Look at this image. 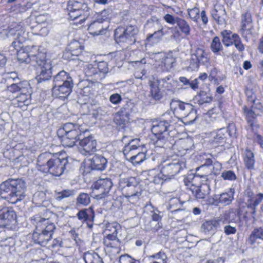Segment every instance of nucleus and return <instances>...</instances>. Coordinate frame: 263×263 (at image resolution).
Masks as SVG:
<instances>
[{
    "instance_id": "61",
    "label": "nucleus",
    "mask_w": 263,
    "mask_h": 263,
    "mask_svg": "<svg viewBox=\"0 0 263 263\" xmlns=\"http://www.w3.org/2000/svg\"><path fill=\"white\" fill-rule=\"evenodd\" d=\"M234 40L233 44H234L235 47L239 51H242L245 49V47L243 44L242 43L241 39L239 35L234 33Z\"/></svg>"
},
{
    "instance_id": "45",
    "label": "nucleus",
    "mask_w": 263,
    "mask_h": 263,
    "mask_svg": "<svg viewBox=\"0 0 263 263\" xmlns=\"http://www.w3.org/2000/svg\"><path fill=\"white\" fill-rule=\"evenodd\" d=\"M74 193L73 190H63L60 192H55L54 198L58 201H61L65 198L73 196Z\"/></svg>"
},
{
    "instance_id": "9",
    "label": "nucleus",
    "mask_w": 263,
    "mask_h": 263,
    "mask_svg": "<svg viewBox=\"0 0 263 263\" xmlns=\"http://www.w3.org/2000/svg\"><path fill=\"white\" fill-rule=\"evenodd\" d=\"M69 11V17L72 20H76L83 16L80 22H84L89 15L90 8L84 0H69L67 5Z\"/></svg>"
},
{
    "instance_id": "2",
    "label": "nucleus",
    "mask_w": 263,
    "mask_h": 263,
    "mask_svg": "<svg viewBox=\"0 0 263 263\" xmlns=\"http://www.w3.org/2000/svg\"><path fill=\"white\" fill-rule=\"evenodd\" d=\"M26 190V183L22 178H9L0 184V196L11 204L23 200Z\"/></svg>"
},
{
    "instance_id": "64",
    "label": "nucleus",
    "mask_w": 263,
    "mask_h": 263,
    "mask_svg": "<svg viewBox=\"0 0 263 263\" xmlns=\"http://www.w3.org/2000/svg\"><path fill=\"white\" fill-rule=\"evenodd\" d=\"M92 83H88V85L84 86L83 88L82 89V92L81 93L85 96H89L90 95L93 94V90L92 87Z\"/></svg>"
},
{
    "instance_id": "36",
    "label": "nucleus",
    "mask_w": 263,
    "mask_h": 263,
    "mask_svg": "<svg viewBox=\"0 0 263 263\" xmlns=\"http://www.w3.org/2000/svg\"><path fill=\"white\" fill-rule=\"evenodd\" d=\"M195 58H196L200 64L208 65L210 64V59L208 54L202 48L198 47L193 53Z\"/></svg>"
},
{
    "instance_id": "6",
    "label": "nucleus",
    "mask_w": 263,
    "mask_h": 263,
    "mask_svg": "<svg viewBox=\"0 0 263 263\" xmlns=\"http://www.w3.org/2000/svg\"><path fill=\"white\" fill-rule=\"evenodd\" d=\"M250 107L244 106L243 112L247 122V127L254 132L259 127L257 117L261 116L263 112V107L259 100L252 102Z\"/></svg>"
},
{
    "instance_id": "57",
    "label": "nucleus",
    "mask_w": 263,
    "mask_h": 263,
    "mask_svg": "<svg viewBox=\"0 0 263 263\" xmlns=\"http://www.w3.org/2000/svg\"><path fill=\"white\" fill-rule=\"evenodd\" d=\"M96 67L97 68L98 72L106 74L108 71V64L106 62L100 61L97 64H95Z\"/></svg>"
},
{
    "instance_id": "18",
    "label": "nucleus",
    "mask_w": 263,
    "mask_h": 263,
    "mask_svg": "<svg viewBox=\"0 0 263 263\" xmlns=\"http://www.w3.org/2000/svg\"><path fill=\"white\" fill-rule=\"evenodd\" d=\"M170 108L175 115L179 116V118H182L192 110L194 106L179 100L173 99L170 103Z\"/></svg>"
},
{
    "instance_id": "52",
    "label": "nucleus",
    "mask_w": 263,
    "mask_h": 263,
    "mask_svg": "<svg viewBox=\"0 0 263 263\" xmlns=\"http://www.w3.org/2000/svg\"><path fill=\"white\" fill-rule=\"evenodd\" d=\"M84 73L85 75L88 77H96L98 74L97 68L95 64H88L84 68Z\"/></svg>"
},
{
    "instance_id": "44",
    "label": "nucleus",
    "mask_w": 263,
    "mask_h": 263,
    "mask_svg": "<svg viewBox=\"0 0 263 263\" xmlns=\"http://www.w3.org/2000/svg\"><path fill=\"white\" fill-rule=\"evenodd\" d=\"M210 48L215 54H219L223 50V46L218 36H215L211 43Z\"/></svg>"
},
{
    "instance_id": "27",
    "label": "nucleus",
    "mask_w": 263,
    "mask_h": 263,
    "mask_svg": "<svg viewBox=\"0 0 263 263\" xmlns=\"http://www.w3.org/2000/svg\"><path fill=\"white\" fill-rule=\"evenodd\" d=\"M39 228L35 227V230L32 234V239L35 243L42 246H45L52 237L48 233H46Z\"/></svg>"
},
{
    "instance_id": "10",
    "label": "nucleus",
    "mask_w": 263,
    "mask_h": 263,
    "mask_svg": "<svg viewBox=\"0 0 263 263\" xmlns=\"http://www.w3.org/2000/svg\"><path fill=\"white\" fill-rule=\"evenodd\" d=\"M151 57L155 62V66L159 71H168L176 63V59L171 54L164 52H152Z\"/></svg>"
},
{
    "instance_id": "19",
    "label": "nucleus",
    "mask_w": 263,
    "mask_h": 263,
    "mask_svg": "<svg viewBox=\"0 0 263 263\" xmlns=\"http://www.w3.org/2000/svg\"><path fill=\"white\" fill-rule=\"evenodd\" d=\"M16 221V214L12 209L5 208L0 210V227L8 228Z\"/></svg>"
},
{
    "instance_id": "13",
    "label": "nucleus",
    "mask_w": 263,
    "mask_h": 263,
    "mask_svg": "<svg viewBox=\"0 0 263 263\" xmlns=\"http://www.w3.org/2000/svg\"><path fill=\"white\" fill-rule=\"evenodd\" d=\"M31 223L52 237L53 234L56 229V226L53 222L51 221L48 217H43L41 214L34 215L31 218Z\"/></svg>"
},
{
    "instance_id": "24",
    "label": "nucleus",
    "mask_w": 263,
    "mask_h": 263,
    "mask_svg": "<svg viewBox=\"0 0 263 263\" xmlns=\"http://www.w3.org/2000/svg\"><path fill=\"white\" fill-rule=\"evenodd\" d=\"M79 144L83 148L85 154H90L97 150V141L94 137L89 136L86 137H82Z\"/></svg>"
},
{
    "instance_id": "23",
    "label": "nucleus",
    "mask_w": 263,
    "mask_h": 263,
    "mask_svg": "<svg viewBox=\"0 0 263 263\" xmlns=\"http://www.w3.org/2000/svg\"><path fill=\"white\" fill-rule=\"evenodd\" d=\"M213 18L219 25H226V18L227 15L226 9L223 5H216L214 8L211 11Z\"/></svg>"
},
{
    "instance_id": "42",
    "label": "nucleus",
    "mask_w": 263,
    "mask_h": 263,
    "mask_svg": "<svg viewBox=\"0 0 263 263\" xmlns=\"http://www.w3.org/2000/svg\"><path fill=\"white\" fill-rule=\"evenodd\" d=\"M220 34L222 37V43L226 46L228 47L233 44L234 33L232 34L231 31L224 30L221 31Z\"/></svg>"
},
{
    "instance_id": "33",
    "label": "nucleus",
    "mask_w": 263,
    "mask_h": 263,
    "mask_svg": "<svg viewBox=\"0 0 263 263\" xmlns=\"http://www.w3.org/2000/svg\"><path fill=\"white\" fill-rule=\"evenodd\" d=\"M195 103L199 106L211 103L213 100V97L210 92L204 91H200L193 99Z\"/></svg>"
},
{
    "instance_id": "4",
    "label": "nucleus",
    "mask_w": 263,
    "mask_h": 263,
    "mask_svg": "<svg viewBox=\"0 0 263 263\" xmlns=\"http://www.w3.org/2000/svg\"><path fill=\"white\" fill-rule=\"evenodd\" d=\"M139 32V29L136 25H120L114 31L115 41L121 46L134 45L137 41Z\"/></svg>"
},
{
    "instance_id": "51",
    "label": "nucleus",
    "mask_w": 263,
    "mask_h": 263,
    "mask_svg": "<svg viewBox=\"0 0 263 263\" xmlns=\"http://www.w3.org/2000/svg\"><path fill=\"white\" fill-rule=\"evenodd\" d=\"M69 73L66 72L64 70H61L55 76L53 77V85L56 86L62 83L63 79H67V76Z\"/></svg>"
},
{
    "instance_id": "50",
    "label": "nucleus",
    "mask_w": 263,
    "mask_h": 263,
    "mask_svg": "<svg viewBox=\"0 0 263 263\" xmlns=\"http://www.w3.org/2000/svg\"><path fill=\"white\" fill-rule=\"evenodd\" d=\"M115 230L111 234H107L106 236H105L103 238V243H106V242H109L110 241L116 240L118 239L119 238L117 237L118 230V228L120 227V225L116 223L115 226H113Z\"/></svg>"
},
{
    "instance_id": "54",
    "label": "nucleus",
    "mask_w": 263,
    "mask_h": 263,
    "mask_svg": "<svg viewBox=\"0 0 263 263\" xmlns=\"http://www.w3.org/2000/svg\"><path fill=\"white\" fill-rule=\"evenodd\" d=\"M188 14L190 18L195 22H197L199 18L200 10L199 8L194 7L192 9H188Z\"/></svg>"
},
{
    "instance_id": "8",
    "label": "nucleus",
    "mask_w": 263,
    "mask_h": 263,
    "mask_svg": "<svg viewBox=\"0 0 263 263\" xmlns=\"http://www.w3.org/2000/svg\"><path fill=\"white\" fill-rule=\"evenodd\" d=\"M161 173L165 180H170L186 167L185 162L182 160L170 159L163 161L160 165Z\"/></svg>"
},
{
    "instance_id": "46",
    "label": "nucleus",
    "mask_w": 263,
    "mask_h": 263,
    "mask_svg": "<svg viewBox=\"0 0 263 263\" xmlns=\"http://www.w3.org/2000/svg\"><path fill=\"white\" fill-rule=\"evenodd\" d=\"M108 111V108L105 106L95 107L92 108L90 114L95 118H98L106 115Z\"/></svg>"
},
{
    "instance_id": "37",
    "label": "nucleus",
    "mask_w": 263,
    "mask_h": 263,
    "mask_svg": "<svg viewBox=\"0 0 263 263\" xmlns=\"http://www.w3.org/2000/svg\"><path fill=\"white\" fill-rule=\"evenodd\" d=\"M158 83L151 82L149 86L151 87V96L155 101H160L163 96V92L161 91L158 86Z\"/></svg>"
},
{
    "instance_id": "58",
    "label": "nucleus",
    "mask_w": 263,
    "mask_h": 263,
    "mask_svg": "<svg viewBox=\"0 0 263 263\" xmlns=\"http://www.w3.org/2000/svg\"><path fill=\"white\" fill-rule=\"evenodd\" d=\"M162 32L161 31H155L153 34H150L147 36L148 42H158L162 37Z\"/></svg>"
},
{
    "instance_id": "21",
    "label": "nucleus",
    "mask_w": 263,
    "mask_h": 263,
    "mask_svg": "<svg viewBox=\"0 0 263 263\" xmlns=\"http://www.w3.org/2000/svg\"><path fill=\"white\" fill-rule=\"evenodd\" d=\"M211 175H210V176ZM209 175H202L200 177L202 178V181L206 182H209ZM193 194L194 195L196 199H204L210 194V188L208 183H203L199 186H194L192 189Z\"/></svg>"
},
{
    "instance_id": "59",
    "label": "nucleus",
    "mask_w": 263,
    "mask_h": 263,
    "mask_svg": "<svg viewBox=\"0 0 263 263\" xmlns=\"http://www.w3.org/2000/svg\"><path fill=\"white\" fill-rule=\"evenodd\" d=\"M45 194L43 192L38 191L35 192L32 197V201L33 203H40L45 198Z\"/></svg>"
},
{
    "instance_id": "41",
    "label": "nucleus",
    "mask_w": 263,
    "mask_h": 263,
    "mask_svg": "<svg viewBox=\"0 0 263 263\" xmlns=\"http://www.w3.org/2000/svg\"><path fill=\"white\" fill-rule=\"evenodd\" d=\"M83 258L85 263H103L102 259L96 252L85 253Z\"/></svg>"
},
{
    "instance_id": "63",
    "label": "nucleus",
    "mask_w": 263,
    "mask_h": 263,
    "mask_svg": "<svg viewBox=\"0 0 263 263\" xmlns=\"http://www.w3.org/2000/svg\"><path fill=\"white\" fill-rule=\"evenodd\" d=\"M149 258H153L158 260H161L162 263H167V257L164 252L160 251L157 253H156L153 255L150 256Z\"/></svg>"
},
{
    "instance_id": "14",
    "label": "nucleus",
    "mask_w": 263,
    "mask_h": 263,
    "mask_svg": "<svg viewBox=\"0 0 263 263\" xmlns=\"http://www.w3.org/2000/svg\"><path fill=\"white\" fill-rule=\"evenodd\" d=\"M42 61L36 64L37 75L36 80L38 83L49 80L52 77V67L49 60L46 59V54L44 53V58Z\"/></svg>"
},
{
    "instance_id": "47",
    "label": "nucleus",
    "mask_w": 263,
    "mask_h": 263,
    "mask_svg": "<svg viewBox=\"0 0 263 263\" xmlns=\"http://www.w3.org/2000/svg\"><path fill=\"white\" fill-rule=\"evenodd\" d=\"M179 81L184 85L186 86V88H191L195 90L198 87V82L197 79L190 81L189 79L184 77H181L179 78Z\"/></svg>"
},
{
    "instance_id": "29",
    "label": "nucleus",
    "mask_w": 263,
    "mask_h": 263,
    "mask_svg": "<svg viewBox=\"0 0 263 263\" xmlns=\"http://www.w3.org/2000/svg\"><path fill=\"white\" fill-rule=\"evenodd\" d=\"M219 222V218L205 221L201 225V231L206 235H212L216 232Z\"/></svg>"
},
{
    "instance_id": "43",
    "label": "nucleus",
    "mask_w": 263,
    "mask_h": 263,
    "mask_svg": "<svg viewBox=\"0 0 263 263\" xmlns=\"http://www.w3.org/2000/svg\"><path fill=\"white\" fill-rule=\"evenodd\" d=\"M245 154L246 156L244 158V161L246 167L249 170L254 169L255 164L254 154L251 151L246 149Z\"/></svg>"
},
{
    "instance_id": "53",
    "label": "nucleus",
    "mask_w": 263,
    "mask_h": 263,
    "mask_svg": "<svg viewBox=\"0 0 263 263\" xmlns=\"http://www.w3.org/2000/svg\"><path fill=\"white\" fill-rule=\"evenodd\" d=\"M221 177L224 180L234 181L237 179L236 174L231 170L223 171L221 173Z\"/></svg>"
},
{
    "instance_id": "7",
    "label": "nucleus",
    "mask_w": 263,
    "mask_h": 263,
    "mask_svg": "<svg viewBox=\"0 0 263 263\" xmlns=\"http://www.w3.org/2000/svg\"><path fill=\"white\" fill-rule=\"evenodd\" d=\"M177 121V118L175 116H172L170 113L165 112L159 120L153 122L152 132L155 136L168 133L174 128Z\"/></svg>"
},
{
    "instance_id": "31",
    "label": "nucleus",
    "mask_w": 263,
    "mask_h": 263,
    "mask_svg": "<svg viewBox=\"0 0 263 263\" xmlns=\"http://www.w3.org/2000/svg\"><path fill=\"white\" fill-rule=\"evenodd\" d=\"M78 218L83 222H92L95 218V212L92 208L90 207L88 209H82L78 212L77 214Z\"/></svg>"
},
{
    "instance_id": "40",
    "label": "nucleus",
    "mask_w": 263,
    "mask_h": 263,
    "mask_svg": "<svg viewBox=\"0 0 263 263\" xmlns=\"http://www.w3.org/2000/svg\"><path fill=\"white\" fill-rule=\"evenodd\" d=\"M196 110L194 107L190 112L186 114L185 116L182 118H177V120H180L185 125H191L193 124L197 119Z\"/></svg>"
},
{
    "instance_id": "28",
    "label": "nucleus",
    "mask_w": 263,
    "mask_h": 263,
    "mask_svg": "<svg viewBox=\"0 0 263 263\" xmlns=\"http://www.w3.org/2000/svg\"><path fill=\"white\" fill-rule=\"evenodd\" d=\"M9 35H12L14 37V41L12 43V45L15 47L16 40L18 43H22L26 39V33L24 29L20 25H17L15 28H11L9 31Z\"/></svg>"
},
{
    "instance_id": "11",
    "label": "nucleus",
    "mask_w": 263,
    "mask_h": 263,
    "mask_svg": "<svg viewBox=\"0 0 263 263\" xmlns=\"http://www.w3.org/2000/svg\"><path fill=\"white\" fill-rule=\"evenodd\" d=\"M163 19L169 24H176L175 29V33L180 35V33L185 36L191 34V28L189 23L184 19L178 16H175L170 14H166L163 16Z\"/></svg>"
},
{
    "instance_id": "22",
    "label": "nucleus",
    "mask_w": 263,
    "mask_h": 263,
    "mask_svg": "<svg viewBox=\"0 0 263 263\" xmlns=\"http://www.w3.org/2000/svg\"><path fill=\"white\" fill-rule=\"evenodd\" d=\"M240 209H231L226 212L219 217V221L223 224H229L231 223H237L240 221Z\"/></svg>"
},
{
    "instance_id": "60",
    "label": "nucleus",
    "mask_w": 263,
    "mask_h": 263,
    "mask_svg": "<svg viewBox=\"0 0 263 263\" xmlns=\"http://www.w3.org/2000/svg\"><path fill=\"white\" fill-rule=\"evenodd\" d=\"M227 129V133L232 138H236L237 137V129L234 123L229 124Z\"/></svg>"
},
{
    "instance_id": "12",
    "label": "nucleus",
    "mask_w": 263,
    "mask_h": 263,
    "mask_svg": "<svg viewBox=\"0 0 263 263\" xmlns=\"http://www.w3.org/2000/svg\"><path fill=\"white\" fill-rule=\"evenodd\" d=\"M110 178H100L93 185L92 194L97 199H101L106 196L112 186Z\"/></svg>"
},
{
    "instance_id": "5",
    "label": "nucleus",
    "mask_w": 263,
    "mask_h": 263,
    "mask_svg": "<svg viewBox=\"0 0 263 263\" xmlns=\"http://www.w3.org/2000/svg\"><path fill=\"white\" fill-rule=\"evenodd\" d=\"M139 183L138 179L134 177L120 180L119 184L122 195L131 203L137 201L141 195V189Z\"/></svg>"
},
{
    "instance_id": "34",
    "label": "nucleus",
    "mask_w": 263,
    "mask_h": 263,
    "mask_svg": "<svg viewBox=\"0 0 263 263\" xmlns=\"http://www.w3.org/2000/svg\"><path fill=\"white\" fill-rule=\"evenodd\" d=\"M226 134L227 129L224 127L220 128L216 132H214L212 134L213 137L211 139V143L214 146L223 143L226 138Z\"/></svg>"
},
{
    "instance_id": "32",
    "label": "nucleus",
    "mask_w": 263,
    "mask_h": 263,
    "mask_svg": "<svg viewBox=\"0 0 263 263\" xmlns=\"http://www.w3.org/2000/svg\"><path fill=\"white\" fill-rule=\"evenodd\" d=\"M30 103V93L27 90L21 92V94L13 100V104L15 106L22 108Z\"/></svg>"
},
{
    "instance_id": "48",
    "label": "nucleus",
    "mask_w": 263,
    "mask_h": 263,
    "mask_svg": "<svg viewBox=\"0 0 263 263\" xmlns=\"http://www.w3.org/2000/svg\"><path fill=\"white\" fill-rule=\"evenodd\" d=\"M90 202V196L85 193H80L77 198V205L86 206Z\"/></svg>"
},
{
    "instance_id": "56",
    "label": "nucleus",
    "mask_w": 263,
    "mask_h": 263,
    "mask_svg": "<svg viewBox=\"0 0 263 263\" xmlns=\"http://www.w3.org/2000/svg\"><path fill=\"white\" fill-rule=\"evenodd\" d=\"M194 55L192 53L191 58L190 60V64L188 66V69L191 71L197 70L200 65L199 62L196 58H195Z\"/></svg>"
},
{
    "instance_id": "26",
    "label": "nucleus",
    "mask_w": 263,
    "mask_h": 263,
    "mask_svg": "<svg viewBox=\"0 0 263 263\" xmlns=\"http://www.w3.org/2000/svg\"><path fill=\"white\" fill-rule=\"evenodd\" d=\"M73 85H71L68 82L66 85H58L53 86L52 89V93L58 98H66L71 92Z\"/></svg>"
},
{
    "instance_id": "16",
    "label": "nucleus",
    "mask_w": 263,
    "mask_h": 263,
    "mask_svg": "<svg viewBox=\"0 0 263 263\" xmlns=\"http://www.w3.org/2000/svg\"><path fill=\"white\" fill-rule=\"evenodd\" d=\"M44 58V52H37L36 54H32L24 48L20 49L17 53V59L21 63H30L34 67L39 62H42Z\"/></svg>"
},
{
    "instance_id": "17",
    "label": "nucleus",
    "mask_w": 263,
    "mask_h": 263,
    "mask_svg": "<svg viewBox=\"0 0 263 263\" xmlns=\"http://www.w3.org/2000/svg\"><path fill=\"white\" fill-rule=\"evenodd\" d=\"M253 29L252 18L251 13L248 11L243 13L241 14L240 33L246 41H248L250 36L252 35Z\"/></svg>"
},
{
    "instance_id": "30",
    "label": "nucleus",
    "mask_w": 263,
    "mask_h": 263,
    "mask_svg": "<svg viewBox=\"0 0 263 263\" xmlns=\"http://www.w3.org/2000/svg\"><path fill=\"white\" fill-rule=\"evenodd\" d=\"M84 49V47L81 43L76 40H74L70 42L67 47L68 50L67 52L64 53L65 58L69 59V54L71 56H79L81 54Z\"/></svg>"
},
{
    "instance_id": "35",
    "label": "nucleus",
    "mask_w": 263,
    "mask_h": 263,
    "mask_svg": "<svg viewBox=\"0 0 263 263\" xmlns=\"http://www.w3.org/2000/svg\"><path fill=\"white\" fill-rule=\"evenodd\" d=\"M257 239L263 241V227L255 228L253 229L248 238V242L251 245H253Z\"/></svg>"
},
{
    "instance_id": "62",
    "label": "nucleus",
    "mask_w": 263,
    "mask_h": 263,
    "mask_svg": "<svg viewBox=\"0 0 263 263\" xmlns=\"http://www.w3.org/2000/svg\"><path fill=\"white\" fill-rule=\"evenodd\" d=\"M148 22L149 23H153L154 26H157L158 27V31H161L162 32V37L166 34V32L164 31V28L160 20L155 18L152 19L151 21H148Z\"/></svg>"
},
{
    "instance_id": "55",
    "label": "nucleus",
    "mask_w": 263,
    "mask_h": 263,
    "mask_svg": "<svg viewBox=\"0 0 263 263\" xmlns=\"http://www.w3.org/2000/svg\"><path fill=\"white\" fill-rule=\"evenodd\" d=\"M168 139L164 143V148L165 149H179L178 145L176 143L175 139L172 136H167Z\"/></svg>"
},
{
    "instance_id": "39",
    "label": "nucleus",
    "mask_w": 263,
    "mask_h": 263,
    "mask_svg": "<svg viewBox=\"0 0 263 263\" xmlns=\"http://www.w3.org/2000/svg\"><path fill=\"white\" fill-rule=\"evenodd\" d=\"M26 86H29L26 82L23 83L19 81L14 82L7 86L8 90L12 92L15 93L20 91L21 92H24L28 89Z\"/></svg>"
},
{
    "instance_id": "25",
    "label": "nucleus",
    "mask_w": 263,
    "mask_h": 263,
    "mask_svg": "<svg viewBox=\"0 0 263 263\" xmlns=\"http://www.w3.org/2000/svg\"><path fill=\"white\" fill-rule=\"evenodd\" d=\"M90 161V167L91 170L102 171L104 170L108 164L107 159L102 155L96 154Z\"/></svg>"
},
{
    "instance_id": "20",
    "label": "nucleus",
    "mask_w": 263,
    "mask_h": 263,
    "mask_svg": "<svg viewBox=\"0 0 263 263\" xmlns=\"http://www.w3.org/2000/svg\"><path fill=\"white\" fill-rule=\"evenodd\" d=\"M135 104L130 100L128 101L123 105L117 112L119 119L121 121V124L125 125L129 122L130 115L135 112Z\"/></svg>"
},
{
    "instance_id": "1",
    "label": "nucleus",
    "mask_w": 263,
    "mask_h": 263,
    "mask_svg": "<svg viewBox=\"0 0 263 263\" xmlns=\"http://www.w3.org/2000/svg\"><path fill=\"white\" fill-rule=\"evenodd\" d=\"M39 170L53 176H60L71 167L67 157H56L49 152L41 154L37 160Z\"/></svg>"
},
{
    "instance_id": "15",
    "label": "nucleus",
    "mask_w": 263,
    "mask_h": 263,
    "mask_svg": "<svg viewBox=\"0 0 263 263\" xmlns=\"http://www.w3.org/2000/svg\"><path fill=\"white\" fill-rule=\"evenodd\" d=\"M101 17L98 18L96 20L91 22L88 27V30L90 34L93 35L102 34L108 27L106 15H108L106 10L101 12Z\"/></svg>"
},
{
    "instance_id": "38",
    "label": "nucleus",
    "mask_w": 263,
    "mask_h": 263,
    "mask_svg": "<svg viewBox=\"0 0 263 263\" xmlns=\"http://www.w3.org/2000/svg\"><path fill=\"white\" fill-rule=\"evenodd\" d=\"M235 190L234 189L230 188L229 190L220 195L219 198V202L223 205H229L234 199V195Z\"/></svg>"
},
{
    "instance_id": "49",
    "label": "nucleus",
    "mask_w": 263,
    "mask_h": 263,
    "mask_svg": "<svg viewBox=\"0 0 263 263\" xmlns=\"http://www.w3.org/2000/svg\"><path fill=\"white\" fill-rule=\"evenodd\" d=\"M146 159V155L144 153L138 151L136 155L130 157L129 161L134 165L140 164Z\"/></svg>"
},
{
    "instance_id": "3",
    "label": "nucleus",
    "mask_w": 263,
    "mask_h": 263,
    "mask_svg": "<svg viewBox=\"0 0 263 263\" xmlns=\"http://www.w3.org/2000/svg\"><path fill=\"white\" fill-rule=\"evenodd\" d=\"M57 135L64 147H72L81 139L83 135L78 124L67 123L57 130Z\"/></svg>"
}]
</instances>
